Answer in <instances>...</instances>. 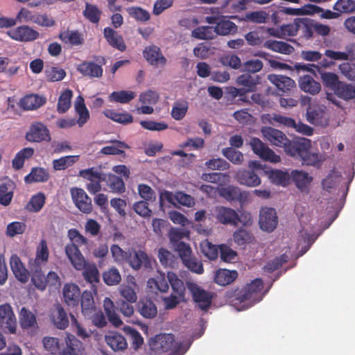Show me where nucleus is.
Instances as JSON below:
<instances>
[{
    "instance_id": "f257e3e1",
    "label": "nucleus",
    "mask_w": 355,
    "mask_h": 355,
    "mask_svg": "<svg viewBox=\"0 0 355 355\" xmlns=\"http://www.w3.org/2000/svg\"><path fill=\"white\" fill-rule=\"evenodd\" d=\"M311 141L304 137H297L289 140L285 153L291 157L300 159L302 164L320 168L322 163L321 156L315 152H312Z\"/></svg>"
},
{
    "instance_id": "f03ea898",
    "label": "nucleus",
    "mask_w": 355,
    "mask_h": 355,
    "mask_svg": "<svg viewBox=\"0 0 355 355\" xmlns=\"http://www.w3.org/2000/svg\"><path fill=\"white\" fill-rule=\"evenodd\" d=\"M67 236L71 241L64 247L65 254L75 269H80L84 266V256L79 247L88 244V239L82 235L76 229H70Z\"/></svg>"
},
{
    "instance_id": "7ed1b4c3",
    "label": "nucleus",
    "mask_w": 355,
    "mask_h": 355,
    "mask_svg": "<svg viewBox=\"0 0 355 355\" xmlns=\"http://www.w3.org/2000/svg\"><path fill=\"white\" fill-rule=\"evenodd\" d=\"M263 288V282L261 279L257 278L250 284H247L241 288L230 289L225 292V297L239 302L250 301L255 303L261 299L259 297Z\"/></svg>"
},
{
    "instance_id": "20e7f679",
    "label": "nucleus",
    "mask_w": 355,
    "mask_h": 355,
    "mask_svg": "<svg viewBox=\"0 0 355 355\" xmlns=\"http://www.w3.org/2000/svg\"><path fill=\"white\" fill-rule=\"evenodd\" d=\"M186 286L192 299L202 311H207L212 304L214 293L207 291L193 282H186Z\"/></svg>"
},
{
    "instance_id": "39448f33",
    "label": "nucleus",
    "mask_w": 355,
    "mask_h": 355,
    "mask_svg": "<svg viewBox=\"0 0 355 355\" xmlns=\"http://www.w3.org/2000/svg\"><path fill=\"white\" fill-rule=\"evenodd\" d=\"M17 327L16 316L10 304L0 305V329L6 334H15Z\"/></svg>"
},
{
    "instance_id": "423d86ee",
    "label": "nucleus",
    "mask_w": 355,
    "mask_h": 355,
    "mask_svg": "<svg viewBox=\"0 0 355 355\" xmlns=\"http://www.w3.org/2000/svg\"><path fill=\"white\" fill-rule=\"evenodd\" d=\"M79 175L89 181L86 184V189L91 194H96L101 190L102 182H104V173L94 167L80 171Z\"/></svg>"
},
{
    "instance_id": "0eeeda50",
    "label": "nucleus",
    "mask_w": 355,
    "mask_h": 355,
    "mask_svg": "<svg viewBox=\"0 0 355 355\" xmlns=\"http://www.w3.org/2000/svg\"><path fill=\"white\" fill-rule=\"evenodd\" d=\"M98 63L92 61H84L77 67V70L84 76L89 78H101L103 76L102 66L106 63V60L103 56L95 57Z\"/></svg>"
},
{
    "instance_id": "6e6552de",
    "label": "nucleus",
    "mask_w": 355,
    "mask_h": 355,
    "mask_svg": "<svg viewBox=\"0 0 355 355\" xmlns=\"http://www.w3.org/2000/svg\"><path fill=\"white\" fill-rule=\"evenodd\" d=\"M250 145L254 153L261 159L272 163H278L281 161L280 156L275 154L272 150L259 138H252L250 141Z\"/></svg>"
},
{
    "instance_id": "1a4fd4ad",
    "label": "nucleus",
    "mask_w": 355,
    "mask_h": 355,
    "mask_svg": "<svg viewBox=\"0 0 355 355\" xmlns=\"http://www.w3.org/2000/svg\"><path fill=\"white\" fill-rule=\"evenodd\" d=\"M12 40L21 42H31L40 37V33L28 25H21L7 31Z\"/></svg>"
},
{
    "instance_id": "9d476101",
    "label": "nucleus",
    "mask_w": 355,
    "mask_h": 355,
    "mask_svg": "<svg viewBox=\"0 0 355 355\" xmlns=\"http://www.w3.org/2000/svg\"><path fill=\"white\" fill-rule=\"evenodd\" d=\"M175 342V337L172 334H161L156 335L149 341L151 351L156 354H161L171 350Z\"/></svg>"
},
{
    "instance_id": "9b49d317",
    "label": "nucleus",
    "mask_w": 355,
    "mask_h": 355,
    "mask_svg": "<svg viewBox=\"0 0 355 355\" xmlns=\"http://www.w3.org/2000/svg\"><path fill=\"white\" fill-rule=\"evenodd\" d=\"M26 139L30 142L49 141L51 139L48 128L42 122L32 123L26 134Z\"/></svg>"
},
{
    "instance_id": "f8f14e48",
    "label": "nucleus",
    "mask_w": 355,
    "mask_h": 355,
    "mask_svg": "<svg viewBox=\"0 0 355 355\" xmlns=\"http://www.w3.org/2000/svg\"><path fill=\"white\" fill-rule=\"evenodd\" d=\"M277 223L278 218L275 209L270 207L261 209L259 224L262 230L272 232L277 227Z\"/></svg>"
},
{
    "instance_id": "ddd939ff",
    "label": "nucleus",
    "mask_w": 355,
    "mask_h": 355,
    "mask_svg": "<svg viewBox=\"0 0 355 355\" xmlns=\"http://www.w3.org/2000/svg\"><path fill=\"white\" fill-rule=\"evenodd\" d=\"M70 193L75 205L81 212L85 214L92 212V199L83 189L73 187L70 189Z\"/></svg>"
},
{
    "instance_id": "4468645a",
    "label": "nucleus",
    "mask_w": 355,
    "mask_h": 355,
    "mask_svg": "<svg viewBox=\"0 0 355 355\" xmlns=\"http://www.w3.org/2000/svg\"><path fill=\"white\" fill-rule=\"evenodd\" d=\"M216 218L223 225L237 226L240 217L239 214L233 209L224 206L216 207L215 209Z\"/></svg>"
},
{
    "instance_id": "2eb2a0df",
    "label": "nucleus",
    "mask_w": 355,
    "mask_h": 355,
    "mask_svg": "<svg viewBox=\"0 0 355 355\" xmlns=\"http://www.w3.org/2000/svg\"><path fill=\"white\" fill-rule=\"evenodd\" d=\"M261 133L271 144L284 148V150L290 140L284 132L272 127H263Z\"/></svg>"
},
{
    "instance_id": "dca6fc26",
    "label": "nucleus",
    "mask_w": 355,
    "mask_h": 355,
    "mask_svg": "<svg viewBox=\"0 0 355 355\" xmlns=\"http://www.w3.org/2000/svg\"><path fill=\"white\" fill-rule=\"evenodd\" d=\"M143 55L150 65L155 67H163L167 62L160 48L155 45L146 46L143 51Z\"/></svg>"
},
{
    "instance_id": "f3484780",
    "label": "nucleus",
    "mask_w": 355,
    "mask_h": 355,
    "mask_svg": "<svg viewBox=\"0 0 355 355\" xmlns=\"http://www.w3.org/2000/svg\"><path fill=\"white\" fill-rule=\"evenodd\" d=\"M126 262L135 270H138L142 267L145 269L151 268V262L148 254L141 250H135L133 252H130Z\"/></svg>"
},
{
    "instance_id": "a211bd4d",
    "label": "nucleus",
    "mask_w": 355,
    "mask_h": 355,
    "mask_svg": "<svg viewBox=\"0 0 355 355\" xmlns=\"http://www.w3.org/2000/svg\"><path fill=\"white\" fill-rule=\"evenodd\" d=\"M80 294V288L75 284H66L63 286L64 301L69 306L75 307L79 304Z\"/></svg>"
},
{
    "instance_id": "6ab92c4d",
    "label": "nucleus",
    "mask_w": 355,
    "mask_h": 355,
    "mask_svg": "<svg viewBox=\"0 0 355 355\" xmlns=\"http://www.w3.org/2000/svg\"><path fill=\"white\" fill-rule=\"evenodd\" d=\"M10 265L15 277L18 281L21 283L28 282L30 278V272L17 254H12L11 256Z\"/></svg>"
},
{
    "instance_id": "aec40b11",
    "label": "nucleus",
    "mask_w": 355,
    "mask_h": 355,
    "mask_svg": "<svg viewBox=\"0 0 355 355\" xmlns=\"http://www.w3.org/2000/svg\"><path fill=\"white\" fill-rule=\"evenodd\" d=\"M292 178L296 187L302 192H308L313 178L304 171L293 170L291 171L290 178Z\"/></svg>"
},
{
    "instance_id": "412c9836",
    "label": "nucleus",
    "mask_w": 355,
    "mask_h": 355,
    "mask_svg": "<svg viewBox=\"0 0 355 355\" xmlns=\"http://www.w3.org/2000/svg\"><path fill=\"white\" fill-rule=\"evenodd\" d=\"M236 179L240 184L249 187H257L261 182L258 174L250 170L239 171L236 174Z\"/></svg>"
},
{
    "instance_id": "4be33fe9",
    "label": "nucleus",
    "mask_w": 355,
    "mask_h": 355,
    "mask_svg": "<svg viewBox=\"0 0 355 355\" xmlns=\"http://www.w3.org/2000/svg\"><path fill=\"white\" fill-rule=\"evenodd\" d=\"M103 35L110 46L122 52L125 51L126 45L122 35L113 28L105 27L103 29Z\"/></svg>"
},
{
    "instance_id": "5701e85b",
    "label": "nucleus",
    "mask_w": 355,
    "mask_h": 355,
    "mask_svg": "<svg viewBox=\"0 0 355 355\" xmlns=\"http://www.w3.org/2000/svg\"><path fill=\"white\" fill-rule=\"evenodd\" d=\"M218 192L220 196L228 201H239L243 202L248 198L246 192H242L240 188L232 185L222 187Z\"/></svg>"
},
{
    "instance_id": "b1692460",
    "label": "nucleus",
    "mask_w": 355,
    "mask_h": 355,
    "mask_svg": "<svg viewBox=\"0 0 355 355\" xmlns=\"http://www.w3.org/2000/svg\"><path fill=\"white\" fill-rule=\"evenodd\" d=\"M49 257V252L47 243L44 239H42L37 248L35 259L29 261V266L42 267L48 262Z\"/></svg>"
},
{
    "instance_id": "393cba45",
    "label": "nucleus",
    "mask_w": 355,
    "mask_h": 355,
    "mask_svg": "<svg viewBox=\"0 0 355 355\" xmlns=\"http://www.w3.org/2000/svg\"><path fill=\"white\" fill-rule=\"evenodd\" d=\"M300 89L311 95H316L321 90V85L309 75L300 76L298 80Z\"/></svg>"
},
{
    "instance_id": "a878e982",
    "label": "nucleus",
    "mask_w": 355,
    "mask_h": 355,
    "mask_svg": "<svg viewBox=\"0 0 355 355\" xmlns=\"http://www.w3.org/2000/svg\"><path fill=\"white\" fill-rule=\"evenodd\" d=\"M46 103L44 96L31 94L25 96L20 100V106L26 110H34L40 108Z\"/></svg>"
},
{
    "instance_id": "bb28decb",
    "label": "nucleus",
    "mask_w": 355,
    "mask_h": 355,
    "mask_svg": "<svg viewBox=\"0 0 355 355\" xmlns=\"http://www.w3.org/2000/svg\"><path fill=\"white\" fill-rule=\"evenodd\" d=\"M137 311L146 319L154 318L157 314L155 304L150 299H141L137 304Z\"/></svg>"
},
{
    "instance_id": "cd10ccee",
    "label": "nucleus",
    "mask_w": 355,
    "mask_h": 355,
    "mask_svg": "<svg viewBox=\"0 0 355 355\" xmlns=\"http://www.w3.org/2000/svg\"><path fill=\"white\" fill-rule=\"evenodd\" d=\"M103 308L107 319L112 324L119 327L123 324L118 315L119 306H116L110 298H105L103 301Z\"/></svg>"
},
{
    "instance_id": "c85d7f7f",
    "label": "nucleus",
    "mask_w": 355,
    "mask_h": 355,
    "mask_svg": "<svg viewBox=\"0 0 355 355\" xmlns=\"http://www.w3.org/2000/svg\"><path fill=\"white\" fill-rule=\"evenodd\" d=\"M104 182L110 191L114 193H123L125 191V185L123 179L114 174L104 173Z\"/></svg>"
},
{
    "instance_id": "c756f323",
    "label": "nucleus",
    "mask_w": 355,
    "mask_h": 355,
    "mask_svg": "<svg viewBox=\"0 0 355 355\" xmlns=\"http://www.w3.org/2000/svg\"><path fill=\"white\" fill-rule=\"evenodd\" d=\"M268 79L275 85L278 89L284 92L290 91L296 85L292 78L282 75L269 74Z\"/></svg>"
},
{
    "instance_id": "7c9ffc66",
    "label": "nucleus",
    "mask_w": 355,
    "mask_h": 355,
    "mask_svg": "<svg viewBox=\"0 0 355 355\" xmlns=\"http://www.w3.org/2000/svg\"><path fill=\"white\" fill-rule=\"evenodd\" d=\"M19 324L22 329L37 328L35 315L26 307H22L19 313Z\"/></svg>"
},
{
    "instance_id": "2f4dec72",
    "label": "nucleus",
    "mask_w": 355,
    "mask_h": 355,
    "mask_svg": "<svg viewBox=\"0 0 355 355\" xmlns=\"http://www.w3.org/2000/svg\"><path fill=\"white\" fill-rule=\"evenodd\" d=\"M52 322L59 329H65L69 324L68 315L62 306L57 304L55 306V311L52 315Z\"/></svg>"
},
{
    "instance_id": "473e14b6",
    "label": "nucleus",
    "mask_w": 355,
    "mask_h": 355,
    "mask_svg": "<svg viewBox=\"0 0 355 355\" xmlns=\"http://www.w3.org/2000/svg\"><path fill=\"white\" fill-rule=\"evenodd\" d=\"M263 47L268 49L274 52L285 55H291L295 51L293 46L283 41L273 40H266L263 44Z\"/></svg>"
},
{
    "instance_id": "72a5a7b5",
    "label": "nucleus",
    "mask_w": 355,
    "mask_h": 355,
    "mask_svg": "<svg viewBox=\"0 0 355 355\" xmlns=\"http://www.w3.org/2000/svg\"><path fill=\"white\" fill-rule=\"evenodd\" d=\"M80 302L83 314L85 316L91 317L96 310L92 292L85 291L82 294H80Z\"/></svg>"
},
{
    "instance_id": "f704fd0d",
    "label": "nucleus",
    "mask_w": 355,
    "mask_h": 355,
    "mask_svg": "<svg viewBox=\"0 0 355 355\" xmlns=\"http://www.w3.org/2000/svg\"><path fill=\"white\" fill-rule=\"evenodd\" d=\"M238 277L236 270L218 269L214 276L215 282L220 286H227L234 282Z\"/></svg>"
},
{
    "instance_id": "c9c22d12",
    "label": "nucleus",
    "mask_w": 355,
    "mask_h": 355,
    "mask_svg": "<svg viewBox=\"0 0 355 355\" xmlns=\"http://www.w3.org/2000/svg\"><path fill=\"white\" fill-rule=\"evenodd\" d=\"M105 341L114 351L123 350L128 346L125 337L115 331H112L105 336Z\"/></svg>"
},
{
    "instance_id": "e433bc0d",
    "label": "nucleus",
    "mask_w": 355,
    "mask_h": 355,
    "mask_svg": "<svg viewBox=\"0 0 355 355\" xmlns=\"http://www.w3.org/2000/svg\"><path fill=\"white\" fill-rule=\"evenodd\" d=\"M77 270H83V275L84 279L90 284L98 283L100 280L99 271L94 263L87 262L84 258V266Z\"/></svg>"
},
{
    "instance_id": "4c0bfd02",
    "label": "nucleus",
    "mask_w": 355,
    "mask_h": 355,
    "mask_svg": "<svg viewBox=\"0 0 355 355\" xmlns=\"http://www.w3.org/2000/svg\"><path fill=\"white\" fill-rule=\"evenodd\" d=\"M167 278L173 293H176L182 300H184L185 298L186 287L183 281L179 279L173 272H168Z\"/></svg>"
},
{
    "instance_id": "58836bf2",
    "label": "nucleus",
    "mask_w": 355,
    "mask_h": 355,
    "mask_svg": "<svg viewBox=\"0 0 355 355\" xmlns=\"http://www.w3.org/2000/svg\"><path fill=\"white\" fill-rule=\"evenodd\" d=\"M260 80L261 78L259 75L245 73L237 78L236 83L239 85L247 87L248 92H252L255 89L256 85L260 83Z\"/></svg>"
},
{
    "instance_id": "ea45409f",
    "label": "nucleus",
    "mask_w": 355,
    "mask_h": 355,
    "mask_svg": "<svg viewBox=\"0 0 355 355\" xmlns=\"http://www.w3.org/2000/svg\"><path fill=\"white\" fill-rule=\"evenodd\" d=\"M334 92L337 96L345 101L355 99V84L341 82Z\"/></svg>"
},
{
    "instance_id": "a19ab883",
    "label": "nucleus",
    "mask_w": 355,
    "mask_h": 355,
    "mask_svg": "<svg viewBox=\"0 0 355 355\" xmlns=\"http://www.w3.org/2000/svg\"><path fill=\"white\" fill-rule=\"evenodd\" d=\"M58 37L63 43L72 46L81 45L84 42V38L77 31H62L59 34Z\"/></svg>"
},
{
    "instance_id": "79ce46f5",
    "label": "nucleus",
    "mask_w": 355,
    "mask_h": 355,
    "mask_svg": "<svg viewBox=\"0 0 355 355\" xmlns=\"http://www.w3.org/2000/svg\"><path fill=\"white\" fill-rule=\"evenodd\" d=\"M75 110L78 114V120H76L79 127L83 126L89 119V112L85 104L84 98L79 96L75 103Z\"/></svg>"
},
{
    "instance_id": "37998d69",
    "label": "nucleus",
    "mask_w": 355,
    "mask_h": 355,
    "mask_svg": "<svg viewBox=\"0 0 355 355\" xmlns=\"http://www.w3.org/2000/svg\"><path fill=\"white\" fill-rule=\"evenodd\" d=\"M113 146H107L101 148V153L104 155H121L125 157V153L123 148L128 149L130 146L124 141L119 140L111 141Z\"/></svg>"
},
{
    "instance_id": "c03bdc74",
    "label": "nucleus",
    "mask_w": 355,
    "mask_h": 355,
    "mask_svg": "<svg viewBox=\"0 0 355 355\" xmlns=\"http://www.w3.org/2000/svg\"><path fill=\"white\" fill-rule=\"evenodd\" d=\"M66 344L67 346L60 355H78V352L83 349V343L73 335L67 336Z\"/></svg>"
},
{
    "instance_id": "a18cd8bd",
    "label": "nucleus",
    "mask_w": 355,
    "mask_h": 355,
    "mask_svg": "<svg viewBox=\"0 0 355 355\" xmlns=\"http://www.w3.org/2000/svg\"><path fill=\"white\" fill-rule=\"evenodd\" d=\"M214 33L220 35H227L237 31V26L232 21L220 19L214 28Z\"/></svg>"
},
{
    "instance_id": "49530a36",
    "label": "nucleus",
    "mask_w": 355,
    "mask_h": 355,
    "mask_svg": "<svg viewBox=\"0 0 355 355\" xmlns=\"http://www.w3.org/2000/svg\"><path fill=\"white\" fill-rule=\"evenodd\" d=\"M49 178V174L46 169L43 168H33L31 173L27 175L24 181L26 183L44 182Z\"/></svg>"
},
{
    "instance_id": "de8ad7c7",
    "label": "nucleus",
    "mask_w": 355,
    "mask_h": 355,
    "mask_svg": "<svg viewBox=\"0 0 355 355\" xmlns=\"http://www.w3.org/2000/svg\"><path fill=\"white\" fill-rule=\"evenodd\" d=\"M31 271V282L39 290L44 291L46 287V276L42 271V267L29 266Z\"/></svg>"
},
{
    "instance_id": "09e8293b",
    "label": "nucleus",
    "mask_w": 355,
    "mask_h": 355,
    "mask_svg": "<svg viewBox=\"0 0 355 355\" xmlns=\"http://www.w3.org/2000/svg\"><path fill=\"white\" fill-rule=\"evenodd\" d=\"M13 182L8 181L0 184V204L8 206L10 204L13 198L12 191Z\"/></svg>"
},
{
    "instance_id": "8fccbe9b",
    "label": "nucleus",
    "mask_w": 355,
    "mask_h": 355,
    "mask_svg": "<svg viewBox=\"0 0 355 355\" xmlns=\"http://www.w3.org/2000/svg\"><path fill=\"white\" fill-rule=\"evenodd\" d=\"M45 202V195L42 192H39L31 198L26 206V209L31 212H39L44 207Z\"/></svg>"
},
{
    "instance_id": "3c124183",
    "label": "nucleus",
    "mask_w": 355,
    "mask_h": 355,
    "mask_svg": "<svg viewBox=\"0 0 355 355\" xmlns=\"http://www.w3.org/2000/svg\"><path fill=\"white\" fill-rule=\"evenodd\" d=\"M83 14L89 21L97 24L101 19L102 12L96 5L86 3Z\"/></svg>"
},
{
    "instance_id": "603ef678",
    "label": "nucleus",
    "mask_w": 355,
    "mask_h": 355,
    "mask_svg": "<svg viewBox=\"0 0 355 355\" xmlns=\"http://www.w3.org/2000/svg\"><path fill=\"white\" fill-rule=\"evenodd\" d=\"M72 96L73 92L69 89H67L61 93L57 105V111L59 113L64 114L68 111L71 105Z\"/></svg>"
},
{
    "instance_id": "864d4df0",
    "label": "nucleus",
    "mask_w": 355,
    "mask_h": 355,
    "mask_svg": "<svg viewBox=\"0 0 355 355\" xmlns=\"http://www.w3.org/2000/svg\"><path fill=\"white\" fill-rule=\"evenodd\" d=\"M290 175L288 172L278 169L271 170L268 173V178L272 183L284 187L288 184Z\"/></svg>"
},
{
    "instance_id": "5fc2aeb1",
    "label": "nucleus",
    "mask_w": 355,
    "mask_h": 355,
    "mask_svg": "<svg viewBox=\"0 0 355 355\" xmlns=\"http://www.w3.org/2000/svg\"><path fill=\"white\" fill-rule=\"evenodd\" d=\"M318 73L320 74V78L323 84L327 87H330L335 92L336 88L341 83L339 80L338 76L333 72H324L320 68Z\"/></svg>"
},
{
    "instance_id": "6e6d98bb",
    "label": "nucleus",
    "mask_w": 355,
    "mask_h": 355,
    "mask_svg": "<svg viewBox=\"0 0 355 355\" xmlns=\"http://www.w3.org/2000/svg\"><path fill=\"white\" fill-rule=\"evenodd\" d=\"M191 36L198 40H209L215 36L214 28L209 26H199L191 32Z\"/></svg>"
},
{
    "instance_id": "4d7b16f0",
    "label": "nucleus",
    "mask_w": 355,
    "mask_h": 355,
    "mask_svg": "<svg viewBox=\"0 0 355 355\" xmlns=\"http://www.w3.org/2000/svg\"><path fill=\"white\" fill-rule=\"evenodd\" d=\"M135 97V94L133 92L121 90L111 93L109 96V100L112 102L128 103L134 99Z\"/></svg>"
},
{
    "instance_id": "13d9d810",
    "label": "nucleus",
    "mask_w": 355,
    "mask_h": 355,
    "mask_svg": "<svg viewBox=\"0 0 355 355\" xmlns=\"http://www.w3.org/2000/svg\"><path fill=\"white\" fill-rule=\"evenodd\" d=\"M78 159V156L67 155L53 161V167L56 171L64 170L72 166Z\"/></svg>"
},
{
    "instance_id": "bf43d9fd",
    "label": "nucleus",
    "mask_w": 355,
    "mask_h": 355,
    "mask_svg": "<svg viewBox=\"0 0 355 355\" xmlns=\"http://www.w3.org/2000/svg\"><path fill=\"white\" fill-rule=\"evenodd\" d=\"M233 240L239 245L251 243L254 240L252 234L243 228L238 229L233 234Z\"/></svg>"
},
{
    "instance_id": "052dcab7",
    "label": "nucleus",
    "mask_w": 355,
    "mask_h": 355,
    "mask_svg": "<svg viewBox=\"0 0 355 355\" xmlns=\"http://www.w3.org/2000/svg\"><path fill=\"white\" fill-rule=\"evenodd\" d=\"M342 176L337 172L332 171L322 182L324 189L330 192L331 189L336 188L342 180Z\"/></svg>"
},
{
    "instance_id": "680f3d73",
    "label": "nucleus",
    "mask_w": 355,
    "mask_h": 355,
    "mask_svg": "<svg viewBox=\"0 0 355 355\" xmlns=\"http://www.w3.org/2000/svg\"><path fill=\"white\" fill-rule=\"evenodd\" d=\"M202 252L205 257L211 260L217 259L219 253V245H213L207 240L204 241L200 244Z\"/></svg>"
},
{
    "instance_id": "e2e57ef3",
    "label": "nucleus",
    "mask_w": 355,
    "mask_h": 355,
    "mask_svg": "<svg viewBox=\"0 0 355 355\" xmlns=\"http://www.w3.org/2000/svg\"><path fill=\"white\" fill-rule=\"evenodd\" d=\"M333 9L339 14L352 13L355 12V1L354 0H338L334 4Z\"/></svg>"
},
{
    "instance_id": "0e129e2a",
    "label": "nucleus",
    "mask_w": 355,
    "mask_h": 355,
    "mask_svg": "<svg viewBox=\"0 0 355 355\" xmlns=\"http://www.w3.org/2000/svg\"><path fill=\"white\" fill-rule=\"evenodd\" d=\"M103 279L107 285L114 286L120 283L121 277L119 270L112 267L103 273Z\"/></svg>"
},
{
    "instance_id": "69168bd1",
    "label": "nucleus",
    "mask_w": 355,
    "mask_h": 355,
    "mask_svg": "<svg viewBox=\"0 0 355 355\" xmlns=\"http://www.w3.org/2000/svg\"><path fill=\"white\" fill-rule=\"evenodd\" d=\"M219 253L221 260L226 263H234L237 252L226 244L219 245Z\"/></svg>"
},
{
    "instance_id": "338daca9",
    "label": "nucleus",
    "mask_w": 355,
    "mask_h": 355,
    "mask_svg": "<svg viewBox=\"0 0 355 355\" xmlns=\"http://www.w3.org/2000/svg\"><path fill=\"white\" fill-rule=\"evenodd\" d=\"M300 27L299 31H302V36L309 40L313 37L314 32V20L309 19H300Z\"/></svg>"
},
{
    "instance_id": "774afa93",
    "label": "nucleus",
    "mask_w": 355,
    "mask_h": 355,
    "mask_svg": "<svg viewBox=\"0 0 355 355\" xmlns=\"http://www.w3.org/2000/svg\"><path fill=\"white\" fill-rule=\"evenodd\" d=\"M222 153L227 159L234 164H241L243 161V153L232 147L223 148Z\"/></svg>"
}]
</instances>
